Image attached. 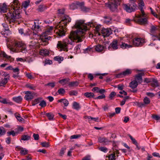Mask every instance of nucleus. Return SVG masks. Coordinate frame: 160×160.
Wrapping results in <instances>:
<instances>
[{"label": "nucleus", "instance_id": "nucleus-1", "mask_svg": "<svg viewBox=\"0 0 160 160\" xmlns=\"http://www.w3.org/2000/svg\"><path fill=\"white\" fill-rule=\"evenodd\" d=\"M72 29H76L72 31L70 34L69 38H66L62 41L58 42L57 48L61 50L68 51V49L71 48L74 43L73 40H77V42H82L84 38V33L88 29L86 24L82 20H77Z\"/></svg>", "mask_w": 160, "mask_h": 160}, {"label": "nucleus", "instance_id": "nucleus-2", "mask_svg": "<svg viewBox=\"0 0 160 160\" xmlns=\"http://www.w3.org/2000/svg\"><path fill=\"white\" fill-rule=\"evenodd\" d=\"M11 4L12 7L9 8V12L6 15L7 19L11 24L18 22V19L21 18L19 7L20 3L18 0H14Z\"/></svg>", "mask_w": 160, "mask_h": 160}, {"label": "nucleus", "instance_id": "nucleus-3", "mask_svg": "<svg viewBox=\"0 0 160 160\" xmlns=\"http://www.w3.org/2000/svg\"><path fill=\"white\" fill-rule=\"evenodd\" d=\"M58 13L61 14V20L56 27L55 31L57 35L62 37L65 35V28L67 25L71 21V18L68 15L64 14V9H60L58 10Z\"/></svg>", "mask_w": 160, "mask_h": 160}, {"label": "nucleus", "instance_id": "nucleus-4", "mask_svg": "<svg viewBox=\"0 0 160 160\" xmlns=\"http://www.w3.org/2000/svg\"><path fill=\"white\" fill-rule=\"evenodd\" d=\"M7 47L13 52H21L26 53L27 52L26 45L21 42L14 41L12 44H7Z\"/></svg>", "mask_w": 160, "mask_h": 160}, {"label": "nucleus", "instance_id": "nucleus-5", "mask_svg": "<svg viewBox=\"0 0 160 160\" xmlns=\"http://www.w3.org/2000/svg\"><path fill=\"white\" fill-rule=\"evenodd\" d=\"M53 27H49L47 28L45 32L42 34L40 37V40L41 42L42 43L40 44V45L43 46H46L48 44V41L51 38L50 36H48L47 35L51 34L52 32Z\"/></svg>", "mask_w": 160, "mask_h": 160}, {"label": "nucleus", "instance_id": "nucleus-6", "mask_svg": "<svg viewBox=\"0 0 160 160\" xmlns=\"http://www.w3.org/2000/svg\"><path fill=\"white\" fill-rule=\"evenodd\" d=\"M36 22H34V24L32 25V29L33 30H35L36 32H33L32 34V36L33 37V38L36 39L39 38V42L40 44L42 43V42H41V40H40V37L41 35L39 36L38 33V32L40 31L41 30V28L38 25V22L37 21H35Z\"/></svg>", "mask_w": 160, "mask_h": 160}, {"label": "nucleus", "instance_id": "nucleus-7", "mask_svg": "<svg viewBox=\"0 0 160 160\" xmlns=\"http://www.w3.org/2000/svg\"><path fill=\"white\" fill-rule=\"evenodd\" d=\"M122 0H111L108 3H105V6L108 8L112 12H118V4Z\"/></svg>", "mask_w": 160, "mask_h": 160}, {"label": "nucleus", "instance_id": "nucleus-8", "mask_svg": "<svg viewBox=\"0 0 160 160\" xmlns=\"http://www.w3.org/2000/svg\"><path fill=\"white\" fill-rule=\"evenodd\" d=\"M122 6L124 9L129 13L135 11L137 8V5L134 2H130L128 4H123Z\"/></svg>", "mask_w": 160, "mask_h": 160}, {"label": "nucleus", "instance_id": "nucleus-9", "mask_svg": "<svg viewBox=\"0 0 160 160\" xmlns=\"http://www.w3.org/2000/svg\"><path fill=\"white\" fill-rule=\"evenodd\" d=\"M76 5L79 7L84 12H88L90 10V8H87L84 6V3L83 2H77L76 3H72L70 6V9H75L77 8Z\"/></svg>", "mask_w": 160, "mask_h": 160}, {"label": "nucleus", "instance_id": "nucleus-10", "mask_svg": "<svg viewBox=\"0 0 160 160\" xmlns=\"http://www.w3.org/2000/svg\"><path fill=\"white\" fill-rule=\"evenodd\" d=\"M138 18L137 20V22L140 24H144L147 23L148 16L144 13V15L142 13L138 15Z\"/></svg>", "mask_w": 160, "mask_h": 160}, {"label": "nucleus", "instance_id": "nucleus-11", "mask_svg": "<svg viewBox=\"0 0 160 160\" xmlns=\"http://www.w3.org/2000/svg\"><path fill=\"white\" fill-rule=\"evenodd\" d=\"M118 43H119L116 39H114L109 46L108 48L109 50L112 51L117 49L118 48V46H119Z\"/></svg>", "mask_w": 160, "mask_h": 160}, {"label": "nucleus", "instance_id": "nucleus-12", "mask_svg": "<svg viewBox=\"0 0 160 160\" xmlns=\"http://www.w3.org/2000/svg\"><path fill=\"white\" fill-rule=\"evenodd\" d=\"M144 42V40L141 38H135L132 41L133 45L135 46H142Z\"/></svg>", "mask_w": 160, "mask_h": 160}, {"label": "nucleus", "instance_id": "nucleus-13", "mask_svg": "<svg viewBox=\"0 0 160 160\" xmlns=\"http://www.w3.org/2000/svg\"><path fill=\"white\" fill-rule=\"evenodd\" d=\"M25 94L26 95L25 96L24 98L28 101H30L34 98V96L31 93V92L29 91H27L25 92Z\"/></svg>", "mask_w": 160, "mask_h": 160}, {"label": "nucleus", "instance_id": "nucleus-14", "mask_svg": "<svg viewBox=\"0 0 160 160\" xmlns=\"http://www.w3.org/2000/svg\"><path fill=\"white\" fill-rule=\"evenodd\" d=\"M132 69H127L119 74L118 75L121 76V77L129 76L132 73Z\"/></svg>", "mask_w": 160, "mask_h": 160}, {"label": "nucleus", "instance_id": "nucleus-15", "mask_svg": "<svg viewBox=\"0 0 160 160\" xmlns=\"http://www.w3.org/2000/svg\"><path fill=\"white\" fill-rule=\"evenodd\" d=\"M101 32L104 37L108 36L112 33L111 30L109 28H103Z\"/></svg>", "mask_w": 160, "mask_h": 160}, {"label": "nucleus", "instance_id": "nucleus-16", "mask_svg": "<svg viewBox=\"0 0 160 160\" xmlns=\"http://www.w3.org/2000/svg\"><path fill=\"white\" fill-rule=\"evenodd\" d=\"M144 75V72H142L140 73H139L138 74L136 75L135 76V80L138 82L141 83L142 82V76Z\"/></svg>", "mask_w": 160, "mask_h": 160}, {"label": "nucleus", "instance_id": "nucleus-17", "mask_svg": "<svg viewBox=\"0 0 160 160\" xmlns=\"http://www.w3.org/2000/svg\"><path fill=\"white\" fill-rule=\"evenodd\" d=\"M128 136L130 137V139L132 140V143L136 145L137 149H141L142 150H144L145 149V148L144 147H142L141 148L140 147H139L138 146V144L136 140H135V138H133L129 134Z\"/></svg>", "mask_w": 160, "mask_h": 160}, {"label": "nucleus", "instance_id": "nucleus-18", "mask_svg": "<svg viewBox=\"0 0 160 160\" xmlns=\"http://www.w3.org/2000/svg\"><path fill=\"white\" fill-rule=\"evenodd\" d=\"M105 47L103 45L99 44L95 46V50L98 52H101L104 50Z\"/></svg>", "mask_w": 160, "mask_h": 160}, {"label": "nucleus", "instance_id": "nucleus-19", "mask_svg": "<svg viewBox=\"0 0 160 160\" xmlns=\"http://www.w3.org/2000/svg\"><path fill=\"white\" fill-rule=\"evenodd\" d=\"M138 6L140 8L141 13L143 15H144V12L143 9V7L144 6V3L143 0H140L138 3Z\"/></svg>", "mask_w": 160, "mask_h": 160}, {"label": "nucleus", "instance_id": "nucleus-20", "mask_svg": "<svg viewBox=\"0 0 160 160\" xmlns=\"http://www.w3.org/2000/svg\"><path fill=\"white\" fill-rule=\"evenodd\" d=\"M138 85V83L136 80H134L129 83V87L132 89H134L137 88Z\"/></svg>", "mask_w": 160, "mask_h": 160}, {"label": "nucleus", "instance_id": "nucleus-21", "mask_svg": "<svg viewBox=\"0 0 160 160\" xmlns=\"http://www.w3.org/2000/svg\"><path fill=\"white\" fill-rule=\"evenodd\" d=\"M121 44L120 43H118L119 46H120L121 48L122 49L127 48H129L132 47V45L130 44H128L124 42H122Z\"/></svg>", "mask_w": 160, "mask_h": 160}, {"label": "nucleus", "instance_id": "nucleus-22", "mask_svg": "<svg viewBox=\"0 0 160 160\" xmlns=\"http://www.w3.org/2000/svg\"><path fill=\"white\" fill-rule=\"evenodd\" d=\"M10 79L8 78H4L2 79L0 81V86H4L8 82Z\"/></svg>", "mask_w": 160, "mask_h": 160}, {"label": "nucleus", "instance_id": "nucleus-23", "mask_svg": "<svg viewBox=\"0 0 160 160\" xmlns=\"http://www.w3.org/2000/svg\"><path fill=\"white\" fill-rule=\"evenodd\" d=\"M151 82V85L153 87L155 88L159 86L158 81L154 78H152V82Z\"/></svg>", "mask_w": 160, "mask_h": 160}, {"label": "nucleus", "instance_id": "nucleus-24", "mask_svg": "<svg viewBox=\"0 0 160 160\" xmlns=\"http://www.w3.org/2000/svg\"><path fill=\"white\" fill-rule=\"evenodd\" d=\"M1 33L5 37L7 38L11 34L10 30H4L1 31Z\"/></svg>", "mask_w": 160, "mask_h": 160}, {"label": "nucleus", "instance_id": "nucleus-25", "mask_svg": "<svg viewBox=\"0 0 160 160\" xmlns=\"http://www.w3.org/2000/svg\"><path fill=\"white\" fill-rule=\"evenodd\" d=\"M2 55L4 58H6L10 62L13 61L14 60V58H12L11 56L7 55L5 52H3L2 53Z\"/></svg>", "mask_w": 160, "mask_h": 160}, {"label": "nucleus", "instance_id": "nucleus-26", "mask_svg": "<svg viewBox=\"0 0 160 160\" xmlns=\"http://www.w3.org/2000/svg\"><path fill=\"white\" fill-rule=\"evenodd\" d=\"M69 80L70 79L69 78H65L59 80L58 81V82L62 85H64L65 84L68 83Z\"/></svg>", "mask_w": 160, "mask_h": 160}, {"label": "nucleus", "instance_id": "nucleus-27", "mask_svg": "<svg viewBox=\"0 0 160 160\" xmlns=\"http://www.w3.org/2000/svg\"><path fill=\"white\" fill-rule=\"evenodd\" d=\"M58 102H59L62 103L65 107H67L69 104L68 101L65 99H62L58 100Z\"/></svg>", "mask_w": 160, "mask_h": 160}, {"label": "nucleus", "instance_id": "nucleus-28", "mask_svg": "<svg viewBox=\"0 0 160 160\" xmlns=\"http://www.w3.org/2000/svg\"><path fill=\"white\" fill-rule=\"evenodd\" d=\"M12 100L14 102L18 103H20L22 101V98L21 96L14 97L12 98Z\"/></svg>", "mask_w": 160, "mask_h": 160}, {"label": "nucleus", "instance_id": "nucleus-29", "mask_svg": "<svg viewBox=\"0 0 160 160\" xmlns=\"http://www.w3.org/2000/svg\"><path fill=\"white\" fill-rule=\"evenodd\" d=\"M118 151H116L115 152L109 155L108 157L109 160H115V153L117 154H119Z\"/></svg>", "mask_w": 160, "mask_h": 160}, {"label": "nucleus", "instance_id": "nucleus-30", "mask_svg": "<svg viewBox=\"0 0 160 160\" xmlns=\"http://www.w3.org/2000/svg\"><path fill=\"white\" fill-rule=\"evenodd\" d=\"M49 52L47 49L41 50L40 51V54L42 56H46L49 54Z\"/></svg>", "mask_w": 160, "mask_h": 160}, {"label": "nucleus", "instance_id": "nucleus-31", "mask_svg": "<svg viewBox=\"0 0 160 160\" xmlns=\"http://www.w3.org/2000/svg\"><path fill=\"white\" fill-rule=\"evenodd\" d=\"M0 10L1 12H5L7 10V7L5 3H3L0 6Z\"/></svg>", "mask_w": 160, "mask_h": 160}, {"label": "nucleus", "instance_id": "nucleus-32", "mask_svg": "<svg viewBox=\"0 0 160 160\" xmlns=\"http://www.w3.org/2000/svg\"><path fill=\"white\" fill-rule=\"evenodd\" d=\"M0 102L4 104H12V102H9L8 100H7L6 98H2L0 99Z\"/></svg>", "mask_w": 160, "mask_h": 160}, {"label": "nucleus", "instance_id": "nucleus-33", "mask_svg": "<svg viewBox=\"0 0 160 160\" xmlns=\"http://www.w3.org/2000/svg\"><path fill=\"white\" fill-rule=\"evenodd\" d=\"M98 141L100 143L104 142L106 144L110 142L107 139L105 138L99 137L98 138Z\"/></svg>", "mask_w": 160, "mask_h": 160}, {"label": "nucleus", "instance_id": "nucleus-34", "mask_svg": "<svg viewBox=\"0 0 160 160\" xmlns=\"http://www.w3.org/2000/svg\"><path fill=\"white\" fill-rule=\"evenodd\" d=\"M47 7L45 5H40L39 6L38 10L40 12H43L45 9H47Z\"/></svg>", "mask_w": 160, "mask_h": 160}, {"label": "nucleus", "instance_id": "nucleus-35", "mask_svg": "<svg viewBox=\"0 0 160 160\" xmlns=\"http://www.w3.org/2000/svg\"><path fill=\"white\" fill-rule=\"evenodd\" d=\"M42 98H38L34 99L32 102V106H35L36 104L40 102Z\"/></svg>", "mask_w": 160, "mask_h": 160}, {"label": "nucleus", "instance_id": "nucleus-36", "mask_svg": "<svg viewBox=\"0 0 160 160\" xmlns=\"http://www.w3.org/2000/svg\"><path fill=\"white\" fill-rule=\"evenodd\" d=\"M84 95L86 97L88 98H93L94 96V94L92 92H86L84 93Z\"/></svg>", "mask_w": 160, "mask_h": 160}, {"label": "nucleus", "instance_id": "nucleus-37", "mask_svg": "<svg viewBox=\"0 0 160 160\" xmlns=\"http://www.w3.org/2000/svg\"><path fill=\"white\" fill-rule=\"evenodd\" d=\"M81 44L77 45L74 48V51L76 53H79L81 52Z\"/></svg>", "mask_w": 160, "mask_h": 160}, {"label": "nucleus", "instance_id": "nucleus-38", "mask_svg": "<svg viewBox=\"0 0 160 160\" xmlns=\"http://www.w3.org/2000/svg\"><path fill=\"white\" fill-rule=\"evenodd\" d=\"M46 115L48 117L50 120H53L54 115L51 113H47L46 114Z\"/></svg>", "mask_w": 160, "mask_h": 160}, {"label": "nucleus", "instance_id": "nucleus-39", "mask_svg": "<svg viewBox=\"0 0 160 160\" xmlns=\"http://www.w3.org/2000/svg\"><path fill=\"white\" fill-rule=\"evenodd\" d=\"M73 107L74 109L77 110H78L80 108L79 104L76 102H74L73 103Z\"/></svg>", "mask_w": 160, "mask_h": 160}, {"label": "nucleus", "instance_id": "nucleus-40", "mask_svg": "<svg viewBox=\"0 0 160 160\" xmlns=\"http://www.w3.org/2000/svg\"><path fill=\"white\" fill-rule=\"evenodd\" d=\"M54 59L58 62L59 63H60L61 61L63 60V58L62 57L56 56L54 57Z\"/></svg>", "mask_w": 160, "mask_h": 160}, {"label": "nucleus", "instance_id": "nucleus-41", "mask_svg": "<svg viewBox=\"0 0 160 160\" xmlns=\"http://www.w3.org/2000/svg\"><path fill=\"white\" fill-rule=\"evenodd\" d=\"M130 98V97L129 96H127L124 97L122 101L121 102L120 105L121 106H123L125 104V102L127 101V100Z\"/></svg>", "mask_w": 160, "mask_h": 160}, {"label": "nucleus", "instance_id": "nucleus-42", "mask_svg": "<svg viewBox=\"0 0 160 160\" xmlns=\"http://www.w3.org/2000/svg\"><path fill=\"white\" fill-rule=\"evenodd\" d=\"M15 116L17 119L18 121L20 122H22L24 121V119L22 118L18 114H16Z\"/></svg>", "mask_w": 160, "mask_h": 160}, {"label": "nucleus", "instance_id": "nucleus-43", "mask_svg": "<svg viewBox=\"0 0 160 160\" xmlns=\"http://www.w3.org/2000/svg\"><path fill=\"white\" fill-rule=\"evenodd\" d=\"M104 18L105 20L104 21V22L107 24L110 23L112 20L111 18L110 17H105Z\"/></svg>", "mask_w": 160, "mask_h": 160}, {"label": "nucleus", "instance_id": "nucleus-44", "mask_svg": "<svg viewBox=\"0 0 160 160\" xmlns=\"http://www.w3.org/2000/svg\"><path fill=\"white\" fill-rule=\"evenodd\" d=\"M26 86L27 88H29L31 90H35L36 88V87L32 84H27Z\"/></svg>", "mask_w": 160, "mask_h": 160}, {"label": "nucleus", "instance_id": "nucleus-45", "mask_svg": "<svg viewBox=\"0 0 160 160\" xmlns=\"http://www.w3.org/2000/svg\"><path fill=\"white\" fill-rule=\"evenodd\" d=\"M30 138V137L28 135H24L22 136L21 139L23 140H28Z\"/></svg>", "mask_w": 160, "mask_h": 160}, {"label": "nucleus", "instance_id": "nucleus-46", "mask_svg": "<svg viewBox=\"0 0 160 160\" xmlns=\"http://www.w3.org/2000/svg\"><path fill=\"white\" fill-rule=\"evenodd\" d=\"M6 131L4 128L3 127H0V136L4 135Z\"/></svg>", "mask_w": 160, "mask_h": 160}, {"label": "nucleus", "instance_id": "nucleus-47", "mask_svg": "<svg viewBox=\"0 0 160 160\" xmlns=\"http://www.w3.org/2000/svg\"><path fill=\"white\" fill-rule=\"evenodd\" d=\"M87 118L89 120H93L95 122H98L99 120V118H93L91 116H87Z\"/></svg>", "mask_w": 160, "mask_h": 160}, {"label": "nucleus", "instance_id": "nucleus-48", "mask_svg": "<svg viewBox=\"0 0 160 160\" xmlns=\"http://www.w3.org/2000/svg\"><path fill=\"white\" fill-rule=\"evenodd\" d=\"M78 85V83L77 82H71L69 83V85L70 87L77 86Z\"/></svg>", "mask_w": 160, "mask_h": 160}, {"label": "nucleus", "instance_id": "nucleus-49", "mask_svg": "<svg viewBox=\"0 0 160 160\" xmlns=\"http://www.w3.org/2000/svg\"><path fill=\"white\" fill-rule=\"evenodd\" d=\"M42 146L43 147L47 148L49 146V144L48 142H43L41 143Z\"/></svg>", "mask_w": 160, "mask_h": 160}, {"label": "nucleus", "instance_id": "nucleus-50", "mask_svg": "<svg viewBox=\"0 0 160 160\" xmlns=\"http://www.w3.org/2000/svg\"><path fill=\"white\" fill-rule=\"evenodd\" d=\"M65 91L63 88H60L58 90V92L59 94L62 95L64 94L65 93Z\"/></svg>", "mask_w": 160, "mask_h": 160}, {"label": "nucleus", "instance_id": "nucleus-51", "mask_svg": "<svg viewBox=\"0 0 160 160\" xmlns=\"http://www.w3.org/2000/svg\"><path fill=\"white\" fill-rule=\"evenodd\" d=\"M144 104H148L150 103V100L147 97H145L143 99Z\"/></svg>", "mask_w": 160, "mask_h": 160}, {"label": "nucleus", "instance_id": "nucleus-52", "mask_svg": "<svg viewBox=\"0 0 160 160\" xmlns=\"http://www.w3.org/2000/svg\"><path fill=\"white\" fill-rule=\"evenodd\" d=\"M7 134L9 136L12 135L13 137L16 135V132L14 131L8 132H7Z\"/></svg>", "mask_w": 160, "mask_h": 160}, {"label": "nucleus", "instance_id": "nucleus-53", "mask_svg": "<svg viewBox=\"0 0 160 160\" xmlns=\"http://www.w3.org/2000/svg\"><path fill=\"white\" fill-rule=\"evenodd\" d=\"M45 86H49L52 88H53L55 86V82H49L45 85Z\"/></svg>", "mask_w": 160, "mask_h": 160}, {"label": "nucleus", "instance_id": "nucleus-54", "mask_svg": "<svg viewBox=\"0 0 160 160\" xmlns=\"http://www.w3.org/2000/svg\"><path fill=\"white\" fill-rule=\"evenodd\" d=\"M39 105L42 107H44L46 106V103L44 100H42L39 103Z\"/></svg>", "mask_w": 160, "mask_h": 160}, {"label": "nucleus", "instance_id": "nucleus-55", "mask_svg": "<svg viewBox=\"0 0 160 160\" xmlns=\"http://www.w3.org/2000/svg\"><path fill=\"white\" fill-rule=\"evenodd\" d=\"M29 4V2L26 1L22 4V6L24 8H26L28 6Z\"/></svg>", "mask_w": 160, "mask_h": 160}, {"label": "nucleus", "instance_id": "nucleus-56", "mask_svg": "<svg viewBox=\"0 0 160 160\" xmlns=\"http://www.w3.org/2000/svg\"><path fill=\"white\" fill-rule=\"evenodd\" d=\"M19 32L21 35H23L24 36L26 35V34L24 32V30L22 28H20L19 29Z\"/></svg>", "mask_w": 160, "mask_h": 160}, {"label": "nucleus", "instance_id": "nucleus-57", "mask_svg": "<svg viewBox=\"0 0 160 160\" xmlns=\"http://www.w3.org/2000/svg\"><path fill=\"white\" fill-rule=\"evenodd\" d=\"M2 75L5 78H10V76L9 74L5 72H3L2 73Z\"/></svg>", "mask_w": 160, "mask_h": 160}, {"label": "nucleus", "instance_id": "nucleus-58", "mask_svg": "<svg viewBox=\"0 0 160 160\" xmlns=\"http://www.w3.org/2000/svg\"><path fill=\"white\" fill-rule=\"evenodd\" d=\"M152 117L153 119L157 120H160V115H152Z\"/></svg>", "mask_w": 160, "mask_h": 160}, {"label": "nucleus", "instance_id": "nucleus-59", "mask_svg": "<svg viewBox=\"0 0 160 160\" xmlns=\"http://www.w3.org/2000/svg\"><path fill=\"white\" fill-rule=\"evenodd\" d=\"M105 98V96L104 94H102L101 95L99 96L96 98H95V99H101L103 98Z\"/></svg>", "mask_w": 160, "mask_h": 160}, {"label": "nucleus", "instance_id": "nucleus-60", "mask_svg": "<svg viewBox=\"0 0 160 160\" xmlns=\"http://www.w3.org/2000/svg\"><path fill=\"white\" fill-rule=\"evenodd\" d=\"M92 49L91 48L88 47L86 49H85L84 51V53H89L92 50Z\"/></svg>", "mask_w": 160, "mask_h": 160}, {"label": "nucleus", "instance_id": "nucleus-61", "mask_svg": "<svg viewBox=\"0 0 160 160\" xmlns=\"http://www.w3.org/2000/svg\"><path fill=\"white\" fill-rule=\"evenodd\" d=\"M99 88L97 87H95L93 88L92 91L93 92H98Z\"/></svg>", "mask_w": 160, "mask_h": 160}, {"label": "nucleus", "instance_id": "nucleus-62", "mask_svg": "<svg viewBox=\"0 0 160 160\" xmlns=\"http://www.w3.org/2000/svg\"><path fill=\"white\" fill-rule=\"evenodd\" d=\"M152 78H145L144 79V81L147 83L151 82Z\"/></svg>", "mask_w": 160, "mask_h": 160}, {"label": "nucleus", "instance_id": "nucleus-63", "mask_svg": "<svg viewBox=\"0 0 160 160\" xmlns=\"http://www.w3.org/2000/svg\"><path fill=\"white\" fill-rule=\"evenodd\" d=\"M156 30V28L154 26H152L151 27V32L153 33Z\"/></svg>", "mask_w": 160, "mask_h": 160}, {"label": "nucleus", "instance_id": "nucleus-64", "mask_svg": "<svg viewBox=\"0 0 160 160\" xmlns=\"http://www.w3.org/2000/svg\"><path fill=\"white\" fill-rule=\"evenodd\" d=\"M90 156L88 155L84 157L82 159V160H90Z\"/></svg>", "mask_w": 160, "mask_h": 160}]
</instances>
